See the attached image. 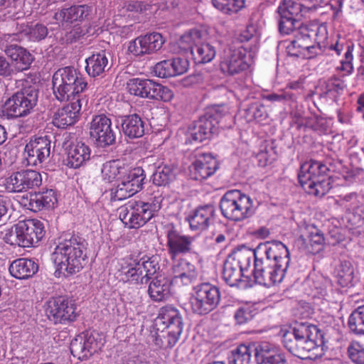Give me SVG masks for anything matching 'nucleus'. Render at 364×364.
Masks as SVG:
<instances>
[{"instance_id":"nucleus-1","label":"nucleus","mask_w":364,"mask_h":364,"mask_svg":"<svg viewBox=\"0 0 364 364\" xmlns=\"http://www.w3.org/2000/svg\"><path fill=\"white\" fill-rule=\"evenodd\" d=\"M253 255L255 283L270 287L282 282L290 262V253L285 245L279 241L273 242L272 247L259 243L253 250Z\"/></svg>"},{"instance_id":"nucleus-2","label":"nucleus","mask_w":364,"mask_h":364,"mask_svg":"<svg viewBox=\"0 0 364 364\" xmlns=\"http://www.w3.org/2000/svg\"><path fill=\"white\" fill-rule=\"evenodd\" d=\"M87 243L81 237L72 235L58 242L51 255L56 277H69L80 272L87 262Z\"/></svg>"},{"instance_id":"nucleus-3","label":"nucleus","mask_w":364,"mask_h":364,"mask_svg":"<svg viewBox=\"0 0 364 364\" xmlns=\"http://www.w3.org/2000/svg\"><path fill=\"white\" fill-rule=\"evenodd\" d=\"M53 90L55 98L60 102L77 101L82 104L81 95L87 90V82L75 68L67 66L58 69L53 75Z\"/></svg>"},{"instance_id":"nucleus-4","label":"nucleus","mask_w":364,"mask_h":364,"mask_svg":"<svg viewBox=\"0 0 364 364\" xmlns=\"http://www.w3.org/2000/svg\"><path fill=\"white\" fill-rule=\"evenodd\" d=\"M250 248L245 245H239L224 262L223 279L230 287L248 289L250 287Z\"/></svg>"},{"instance_id":"nucleus-5","label":"nucleus","mask_w":364,"mask_h":364,"mask_svg":"<svg viewBox=\"0 0 364 364\" xmlns=\"http://www.w3.org/2000/svg\"><path fill=\"white\" fill-rule=\"evenodd\" d=\"M164 198L154 196L149 202L129 200L119 209V217L129 228H139L145 225L161 209Z\"/></svg>"},{"instance_id":"nucleus-6","label":"nucleus","mask_w":364,"mask_h":364,"mask_svg":"<svg viewBox=\"0 0 364 364\" xmlns=\"http://www.w3.org/2000/svg\"><path fill=\"white\" fill-rule=\"evenodd\" d=\"M328 171L327 166L320 161H306L300 166L299 182L308 194L322 197L331 188Z\"/></svg>"},{"instance_id":"nucleus-7","label":"nucleus","mask_w":364,"mask_h":364,"mask_svg":"<svg viewBox=\"0 0 364 364\" xmlns=\"http://www.w3.org/2000/svg\"><path fill=\"white\" fill-rule=\"evenodd\" d=\"M120 279L134 284H146L159 269L153 257H143L139 260L127 257L119 262Z\"/></svg>"},{"instance_id":"nucleus-8","label":"nucleus","mask_w":364,"mask_h":364,"mask_svg":"<svg viewBox=\"0 0 364 364\" xmlns=\"http://www.w3.org/2000/svg\"><path fill=\"white\" fill-rule=\"evenodd\" d=\"M45 235L43 223L36 219L18 221L6 235V242L13 245L28 247L36 245Z\"/></svg>"},{"instance_id":"nucleus-9","label":"nucleus","mask_w":364,"mask_h":364,"mask_svg":"<svg viewBox=\"0 0 364 364\" xmlns=\"http://www.w3.org/2000/svg\"><path fill=\"white\" fill-rule=\"evenodd\" d=\"M313 34H315L314 32L307 26L299 27L298 31L294 32L292 38L282 43L287 55L297 58L311 59L321 54L323 49L320 43L311 44Z\"/></svg>"},{"instance_id":"nucleus-10","label":"nucleus","mask_w":364,"mask_h":364,"mask_svg":"<svg viewBox=\"0 0 364 364\" xmlns=\"http://www.w3.org/2000/svg\"><path fill=\"white\" fill-rule=\"evenodd\" d=\"M225 106H219L216 109L207 112L188 129V136L191 142H201L216 132L220 119L228 114Z\"/></svg>"},{"instance_id":"nucleus-11","label":"nucleus","mask_w":364,"mask_h":364,"mask_svg":"<svg viewBox=\"0 0 364 364\" xmlns=\"http://www.w3.org/2000/svg\"><path fill=\"white\" fill-rule=\"evenodd\" d=\"M45 312L48 318L55 324L73 322L78 316L75 301L65 296L50 298L45 304Z\"/></svg>"},{"instance_id":"nucleus-12","label":"nucleus","mask_w":364,"mask_h":364,"mask_svg":"<svg viewBox=\"0 0 364 364\" xmlns=\"http://www.w3.org/2000/svg\"><path fill=\"white\" fill-rule=\"evenodd\" d=\"M220 300L218 288L209 282H204L194 287L190 304L195 314L205 315L218 306Z\"/></svg>"},{"instance_id":"nucleus-13","label":"nucleus","mask_w":364,"mask_h":364,"mask_svg":"<svg viewBox=\"0 0 364 364\" xmlns=\"http://www.w3.org/2000/svg\"><path fill=\"white\" fill-rule=\"evenodd\" d=\"M250 197L238 190L228 191L222 197L220 208L228 220L239 221L247 217Z\"/></svg>"},{"instance_id":"nucleus-14","label":"nucleus","mask_w":364,"mask_h":364,"mask_svg":"<svg viewBox=\"0 0 364 364\" xmlns=\"http://www.w3.org/2000/svg\"><path fill=\"white\" fill-rule=\"evenodd\" d=\"M38 92L26 87L14 94L4 103V112L8 117L17 118L28 114L36 105Z\"/></svg>"},{"instance_id":"nucleus-15","label":"nucleus","mask_w":364,"mask_h":364,"mask_svg":"<svg viewBox=\"0 0 364 364\" xmlns=\"http://www.w3.org/2000/svg\"><path fill=\"white\" fill-rule=\"evenodd\" d=\"M127 90L134 96L164 102L170 101L173 97L168 87L149 79L132 78L127 83Z\"/></svg>"},{"instance_id":"nucleus-16","label":"nucleus","mask_w":364,"mask_h":364,"mask_svg":"<svg viewBox=\"0 0 364 364\" xmlns=\"http://www.w3.org/2000/svg\"><path fill=\"white\" fill-rule=\"evenodd\" d=\"M157 330L166 331L168 343L173 346L178 341L183 331V318L180 311L171 306L162 307L156 318Z\"/></svg>"},{"instance_id":"nucleus-17","label":"nucleus","mask_w":364,"mask_h":364,"mask_svg":"<svg viewBox=\"0 0 364 364\" xmlns=\"http://www.w3.org/2000/svg\"><path fill=\"white\" fill-rule=\"evenodd\" d=\"M145 179L144 171L141 167L129 168L127 166L126 173H123L120 182L111 189L112 199L122 200L139 192Z\"/></svg>"},{"instance_id":"nucleus-18","label":"nucleus","mask_w":364,"mask_h":364,"mask_svg":"<svg viewBox=\"0 0 364 364\" xmlns=\"http://www.w3.org/2000/svg\"><path fill=\"white\" fill-rule=\"evenodd\" d=\"M168 254L171 259L178 255L191 253L193 250V238L181 234L172 224L164 227Z\"/></svg>"},{"instance_id":"nucleus-19","label":"nucleus","mask_w":364,"mask_h":364,"mask_svg":"<svg viewBox=\"0 0 364 364\" xmlns=\"http://www.w3.org/2000/svg\"><path fill=\"white\" fill-rule=\"evenodd\" d=\"M319 331L314 325L300 323L283 334L282 342L284 347L294 355V348H301L304 346L307 338L318 337Z\"/></svg>"},{"instance_id":"nucleus-20","label":"nucleus","mask_w":364,"mask_h":364,"mask_svg":"<svg viewBox=\"0 0 364 364\" xmlns=\"http://www.w3.org/2000/svg\"><path fill=\"white\" fill-rule=\"evenodd\" d=\"M50 144L47 136L31 138L24 148L27 165L37 166L44 163L50 155Z\"/></svg>"},{"instance_id":"nucleus-21","label":"nucleus","mask_w":364,"mask_h":364,"mask_svg":"<svg viewBox=\"0 0 364 364\" xmlns=\"http://www.w3.org/2000/svg\"><path fill=\"white\" fill-rule=\"evenodd\" d=\"M42 177L39 172L33 170H22L13 173L5 181L9 192H22L39 186Z\"/></svg>"},{"instance_id":"nucleus-22","label":"nucleus","mask_w":364,"mask_h":364,"mask_svg":"<svg viewBox=\"0 0 364 364\" xmlns=\"http://www.w3.org/2000/svg\"><path fill=\"white\" fill-rule=\"evenodd\" d=\"M90 135L99 146L112 144L115 141V134L112 129L111 119L105 114L95 116L90 122Z\"/></svg>"},{"instance_id":"nucleus-23","label":"nucleus","mask_w":364,"mask_h":364,"mask_svg":"<svg viewBox=\"0 0 364 364\" xmlns=\"http://www.w3.org/2000/svg\"><path fill=\"white\" fill-rule=\"evenodd\" d=\"M57 203V193L53 189L31 193L23 198V205L33 212L53 209Z\"/></svg>"},{"instance_id":"nucleus-24","label":"nucleus","mask_w":364,"mask_h":364,"mask_svg":"<svg viewBox=\"0 0 364 364\" xmlns=\"http://www.w3.org/2000/svg\"><path fill=\"white\" fill-rule=\"evenodd\" d=\"M188 68V60L184 57L178 56L157 63L154 72L159 77H170L183 75Z\"/></svg>"},{"instance_id":"nucleus-25","label":"nucleus","mask_w":364,"mask_h":364,"mask_svg":"<svg viewBox=\"0 0 364 364\" xmlns=\"http://www.w3.org/2000/svg\"><path fill=\"white\" fill-rule=\"evenodd\" d=\"M91 150L83 142L73 143L67 148L65 164L70 168H79L90 160Z\"/></svg>"},{"instance_id":"nucleus-26","label":"nucleus","mask_w":364,"mask_h":364,"mask_svg":"<svg viewBox=\"0 0 364 364\" xmlns=\"http://www.w3.org/2000/svg\"><path fill=\"white\" fill-rule=\"evenodd\" d=\"M217 168L216 159L210 154H202L192 163L191 171L196 180H203L212 176Z\"/></svg>"},{"instance_id":"nucleus-27","label":"nucleus","mask_w":364,"mask_h":364,"mask_svg":"<svg viewBox=\"0 0 364 364\" xmlns=\"http://www.w3.org/2000/svg\"><path fill=\"white\" fill-rule=\"evenodd\" d=\"M82 104H80L79 100L69 102L55 114L53 124L60 129L74 124L78 120Z\"/></svg>"},{"instance_id":"nucleus-28","label":"nucleus","mask_w":364,"mask_h":364,"mask_svg":"<svg viewBox=\"0 0 364 364\" xmlns=\"http://www.w3.org/2000/svg\"><path fill=\"white\" fill-rule=\"evenodd\" d=\"M215 210L213 205H206L198 207L187 218L192 230L203 231L214 220Z\"/></svg>"},{"instance_id":"nucleus-29","label":"nucleus","mask_w":364,"mask_h":364,"mask_svg":"<svg viewBox=\"0 0 364 364\" xmlns=\"http://www.w3.org/2000/svg\"><path fill=\"white\" fill-rule=\"evenodd\" d=\"M247 50L241 46L234 50L221 63V69L230 75H234L248 68Z\"/></svg>"},{"instance_id":"nucleus-30","label":"nucleus","mask_w":364,"mask_h":364,"mask_svg":"<svg viewBox=\"0 0 364 364\" xmlns=\"http://www.w3.org/2000/svg\"><path fill=\"white\" fill-rule=\"evenodd\" d=\"M328 48L334 50L337 55H341L344 51V58L341 60V65L337 67V70L344 72V75L351 74L353 71V44L346 42L345 39H338L335 43L329 46Z\"/></svg>"},{"instance_id":"nucleus-31","label":"nucleus","mask_w":364,"mask_h":364,"mask_svg":"<svg viewBox=\"0 0 364 364\" xmlns=\"http://www.w3.org/2000/svg\"><path fill=\"white\" fill-rule=\"evenodd\" d=\"M314 7L311 0H284L278 7L279 15L299 19Z\"/></svg>"},{"instance_id":"nucleus-32","label":"nucleus","mask_w":364,"mask_h":364,"mask_svg":"<svg viewBox=\"0 0 364 364\" xmlns=\"http://www.w3.org/2000/svg\"><path fill=\"white\" fill-rule=\"evenodd\" d=\"M173 278L178 280L184 285L192 283L197 277V272L194 264L185 259H180L174 262L171 268Z\"/></svg>"},{"instance_id":"nucleus-33","label":"nucleus","mask_w":364,"mask_h":364,"mask_svg":"<svg viewBox=\"0 0 364 364\" xmlns=\"http://www.w3.org/2000/svg\"><path fill=\"white\" fill-rule=\"evenodd\" d=\"M5 53L18 72L27 70L33 60L32 55L27 50L16 45L7 46Z\"/></svg>"},{"instance_id":"nucleus-34","label":"nucleus","mask_w":364,"mask_h":364,"mask_svg":"<svg viewBox=\"0 0 364 364\" xmlns=\"http://www.w3.org/2000/svg\"><path fill=\"white\" fill-rule=\"evenodd\" d=\"M171 282L168 279L157 276L153 279L148 288V294L154 301H163L170 297Z\"/></svg>"},{"instance_id":"nucleus-35","label":"nucleus","mask_w":364,"mask_h":364,"mask_svg":"<svg viewBox=\"0 0 364 364\" xmlns=\"http://www.w3.org/2000/svg\"><path fill=\"white\" fill-rule=\"evenodd\" d=\"M85 63V71L91 77L101 76L109 69V60L105 51L93 53L86 58Z\"/></svg>"},{"instance_id":"nucleus-36","label":"nucleus","mask_w":364,"mask_h":364,"mask_svg":"<svg viewBox=\"0 0 364 364\" xmlns=\"http://www.w3.org/2000/svg\"><path fill=\"white\" fill-rule=\"evenodd\" d=\"M38 269L32 259L20 258L14 260L9 267L10 274L15 278L24 279L32 277Z\"/></svg>"},{"instance_id":"nucleus-37","label":"nucleus","mask_w":364,"mask_h":364,"mask_svg":"<svg viewBox=\"0 0 364 364\" xmlns=\"http://www.w3.org/2000/svg\"><path fill=\"white\" fill-rule=\"evenodd\" d=\"M257 364H287L282 354H274L269 343H262L255 349Z\"/></svg>"},{"instance_id":"nucleus-38","label":"nucleus","mask_w":364,"mask_h":364,"mask_svg":"<svg viewBox=\"0 0 364 364\" xmlns=\"http://www.w3.org/2000/svg\"><path fill=\"white\" fill-rule=\"evenodd\" d=\"M122 128L124 134L130 139L141 137L144 134V123L136 114L123 117Z\"/></svg>"},{"instance_id":"nucleus-39","label":"nucleus","mask_w":364,"mask_h":364,"mask_svg":"<svg viewBox=\"0 0 364 364\" xmlns=\"http://www.w3.org/2000/svg\"><path fill=\"white\" fill-rule=\"evenodd\" d=\"M90 12V7L87 5L73 6L55 13V18L57 21L73 23L83 20L89 15Z\"/></svg>"},{"instance_id":"nucleus-40","label":"nucleus","mask_w":364,"mask_h":364,"mask_svg":"<svg viewBox=\"0 0 364 364\" xmlns=\"http://www.w3.org/2000/svg\"><path fill=\"white\" fill-rule=\"evenodd\" d=\"M127 166L119 160L107 161L102 166L101 173L102 179L112 183L114 181L120 182L123 173H126Z\"/></svg>"},{"instance_id":"nucleus-41","label":"nucleus","mask_w":364,"mask_h":364,"mask_svg":"<svg viewBox=\"0 0 364 364\" xmlns=\"http://www.w3.org/2000/svg\"><path fill=\"white\" fill-rule=\"evenodd\" d=\"M318 337L307 338L304 346L301 348H294V356L301 359L315 360L323 355L322 347L316 343Z\"/></svg>"},{"instance_id":"nucleus-42","label":"nucleus","mask_w":364,"mask_h":364,"mask_svg":"<svg viewBox=\"0 0 364 364\" xmlns=\"http://www.w3.org/2000/svg\"><path fill=\"white\" fill-rule=\"evenodd\" d=\"M307 237H302L304 242H308L306 245L307 251L314 255L322 251L324 247L325 239L321 231L312 225L307 228Z\"/></svg>"},{"instance_id":"nucleus-43","label":"nucleus","mask_w":364,"mask_h":364,"mask_svg":"<svg viewBox=\"0 0 364 364\" xmlns=\"http://www.w3.org/2000/svg\"><path fill=\"white\" fill-rule=\"evenodd\" d=\"M206 31L200 28L191 29L181 36L180 46L183 49H191L200 45L207 39Z\"/></svg>"},{"instance_id":"nucleus-44","label":"nucleus","mask_w":364,"mask_h":364,"mask_svg":"<svg viewBox=\"0 0 364 364\" xmlns=\"http://www.w3.org/2000/svg\"><path fill=\"white\" fill-rule=\"evenodd\" d=\"M334 274L337 283L342 287H346L353 282L354 269L350 262L341 261L335 269Z\"/></svg>"},{"instance_id":"nucleus-45","label":"nucleus","mask_w":364,"mask_h":364,"mask_svg":"<svg viewBox=\"0 0 364 364\" xmlns=\"http://www.w3.org/2000/svg\"><path fill=\"white\" fill-rule=\"evenodd\" d=\"M191 53L196 63L204 64L210 62L215 58L216 52L213 46L204 41L192 48Z\"/></svg>"},{"instance_id":"nucleus-46","label":"nucleus","mask_w":364,"mask_h":364,"mask_svg":"<svg viewBox=\"0 0 364 364\" xmlns=\"http://www.w3.org/2000/svg\"><path fill=\"white\" fill-rule=\"evenodd\" d=\"M175 177L173 168L167 164H160L156 166L152 174L153 183L158 186H165Z\"/></svg>"},{"instance_id":"nucleus-47","label":"nucleus","mask_w":364,"mask_h":364,"mask_svg":"<svg viewBox=\"0 0 364 364\" xmlns=\"http://www.w3.org/2000/svg\"><path fill=\"white\" fill-rule=\"evenodd\" d=\"M141 37L147 55L159 50L165 42L161 34L156 32L141 36Z\"/></svg>"},{"instance_id":"nucleus-48","label":"nucleus","mask_w":364,"mask_h":364,"mask_svg":"<svg viewBox=\"0 0 364 364\" xmlns=\"http://www.w3.org/2000/svg\"><path fill=\"white\" fill-rule=\"evenodd\" d=\"M348 326L355 333L364 335V305L358 306L351 313Z\"/></svg>"},{"instance_id":"nucleus-49","label":"nucleus","mask_w":364,"mask_h":364,"mask_svg":"<svg viewBox=\"0 0 364 364\" xmlns=\"http://www.w3.org/2000/svg\"><path fill=\"white\" fill-rule=\"evenodd\" d=\"M82 340L90 355L100 350L105 344L103 335L96 331L87 333Z\"/></svg>"},{"instance_id":"nucleus-50","label":"nucleus","mask_w":364,"mask_h":364,"mask_svg":"<svg viewBox=\"0 0 364 364\" xmlns=\"http://www.w3.org/2000/svg\"><path fill=\"white\" fill-rule=\"evenodd\" d=\"M279 30L280 33L283 34L289 35L292 33L294 36V32L298 31L296 24L298 23L299 19L294 18L292 16H287L284 15H279ZM301 27L298 26V28Z\"/></svg>"},{"instance_id":"nucleus-51","label":"nucleus","mask_w":364,"mask_h":364,"mask_svg":"<svg viewBox=\"0 0 364 364\" xmlns=\"http://www.w3.org/2000/svg\"><path fill=\"white\" fill-rule=\"evenodd\" d=\"M23 33L31 41H40L48 35V28L46 26L36 23L24 29Z\"/></svg>"},{"instance_id":"nucleus-52","label":"nucleus","mask_w":364,"mask_h":364,"mask_svg":"<svg viewBox=\"0 0 364 364\" xmlns=\"http://www.w3.org/2000/svg\"><path fill=\"white\" fill-rule=\"evenodd\" d=\"M348 355L353 363L364 364V346L360 343L352 342L348 347Z\"/></svg>"},{"instance_id":"nucleus-53","label":"nucleus","mask_w":364,"mask_h":364,"mask_svg":"<svg viewBox=\"0 0 364 364\" xmlns=\"http://www.w3.org/2000/svg\"><path fill=\"white\" fill-rule=\"evenodd\" d=\"M232 361L234 362V364H250V346L241 344L235 350L232 351Z\"/></svg>"},{"instance_id":"nucleus-54","label":"nucleus","mask_w":364,"mask_h":364,"mask_svg":"<svg viewBox=\"0 0 364 364\" xmlns=\"http://www.w3.org/2000/svg\"><path fill=\"white\" fill-rule=\"evenodd\" d=\"M70 352L73 356L78 358L79 359H85L88 356H90L89 352H87V348L84 345L82 338L75 339L70 343Z\"/></svg>"},{"instance_id":"nucleus-55","label":"nucleus","mask_w":364,"mask_h":364,"mask_svg":"<svg viewBox=\"0 0 364 364\" xmlns=\"http://www.w3.org/2000/svg\"><path fill=\"white\" fill-rule=\"evenodd\" d=\"M127 51L134 57H141L147 55L141 36L129 43Z\"/></svg>"},{"instance_id":"nucleus-56","label":"nucleus","mask_w":364,"mask_h":364,"mask_svg":"<svg viewBox=\"0 0 364 364\" xmlns=\"http://www.w3.org/2000/svg\"><path fill=\"white\" fill-rule=\"evenodd\" d=\"M346 87L344 81L336 76H332L326 82V92L339 93Z\"/></svg>"},{"instance_id":"nucleus-57","label":"nucleus","mask_w":364,"mask_h":364,"mask_svg":"<svg viewBox=\"0 0 364 364\" xmlns=\"http://www.w3.org/2000/svg\"><path fill=\"white\" fill-rule=\"evenodd\" d=\"M235 319L239 325L247 323L250 318V306L246 304L239 307L235 313Z\"/></svg>"},{"instance_id":"nucleus-58","label":"nucleus","mask_w":364,"mask_h":364,"mask_svg":"<svg viewBox=\"0 0 364 364\" xmlns=\"http://www.w3.org/2000/svg\"><path fill=\"white\" fill-rule=\"evenodd\" d=\"M266 100L269 102H282V101H291L296 100L295 95L293 93L282 91L280 93H272L264 97Z\"/></svg>"},{"instance_id":"nucleus-59","label":"nucleus","mask_w":364,"mask_h":364,"mask_svg":"<svg viewBox=\"0 0 364 364\" xmlns=\"http://www.w3.org/2000/svg\"><path fill=\"white\" fill-rule=\"evenodd\" d=\"M245 0H228L226 9L220 11L226 14H235L245 6Z\"/></svg>"},{"instance_id":"nucleus-60","label":"nucleus","mask_w":364,"mask_h":364,"mask_svg":"<svg viewBox=\"0 0 364 364\" xmlns=\"http://www.w3.org/2000/svg\"><path fill=\"white\" fill-rule=\"evenodd\" d=\"M341 204L348 209L354 210L358 206V196L355 193L345 195L341 198Z\"/></svg>"},{"instance_id":"nucleus-61","label":"nucleus","mask_w":364,"mask_h":364,"mask_svg":"<svg viewBox=\"0 0 364 364\" xmlns=\"http://www.w3.org/2000/svg\"><path fill=\"white\" fill-rule=\"evenodd\" d=\"M13 70L5 57L0 55V75L10 76Z\"/></svg>"},{"instance_id":"nucleus-62","label":"nucleus","mask_w":364,"mask_h":364,"mask_svg":"<svg viewBox=\"0 0 364 364\" xmlns=\"http://www.w3.org/2000/svg\"><path fill=\"white\" fill-rule=\"evenodd\" d=\"M255 158L259 166H265L267 164L269 157L266 145H264L262 149L256 154Z\"/></svg>"},{"instance_id":"nucleus-63","label":"nucleus","mask_w":364,"mask_h":364,"mask_svg":"<svg viewBox=\"0 0 364 364\" xmlns=\"http://www.w3.org/2000/svg\"><path fill=\"white\" fill-rule=\"evenodd\" d=\"M159 331H161V334H156L154 340L155 344L159 348L171 347L168 343V338L166 331L164 330V332H162V328H161Z\"/></svg>"},{"instance_id":"nucleus-64","label":"nucleus","mask_w":364,"mask_h":364,"mask_svg":"<svg viewBox=\"0 0 364 364\" xmlns=\"http://www.w3.org/2000/svg\"><path fill=\"white\" fill-rule=\"evenodd\" d=\"M128 9L130 11H136L139 12H142L145 10V5L141 1H135L130 4L128 6Z\"/></svg>"}]
</instances>
